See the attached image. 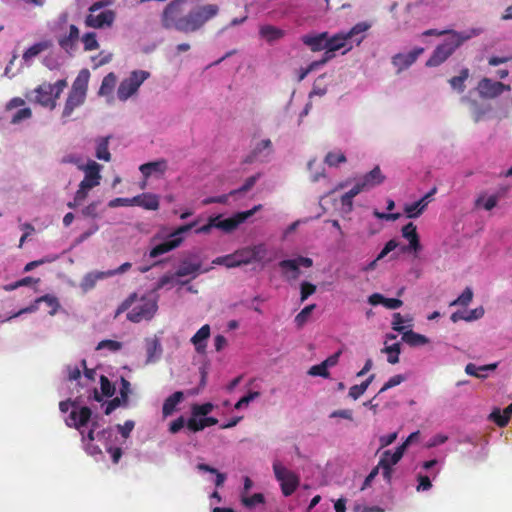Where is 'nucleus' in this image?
Returning <instances> with one entry per match:
<instances>
[{"mask_svg": "<svg viewBox=\"0 0 512 512\" xmlns=\"http://www.w3.org/2000/svg\"><path fill=\"white\" fill-rule=\"evenodd\" d=\"M469 75V69L463 68L458 76H454L449 80V84L454 90L462 93L466 88L465 81L468 79Z\"/></svg>", "mask_w": 512, "mask_h": 512, "instance_id": "36", "label": "nucleus"}, {"mask_svg": "<svg viewBox=\"0 0 512 512\" xmlns=\"http://www.w3.org/2000/svg\"><path fill=\"white\" fill-rule=\"evenodd\" d=\"M316 286L310 282H302L301 284V301H305L309 296L314 294Z\"/></svg>", "mask_w": 512, "mask_h": 512, "instance_id": "60", "label": "nucleus"}, {"mask_svg": "<svg viewBox=\"0 0 512 512\" xmlns=\"http://www.w3.org/2000/svg\"><path fill=\"white\" fill-rule=\"evenodd\" d=\"M136 206L146 210H157L159 208V197L152 193H142L137 195Z\"/></svg>", "mask_w": 512, "mask_h": 512, "instance_id": "26", "label": "nucleus"}, {"mask_svg": "<svg viewBox=\"0 0 512 512\" xmlns=\"http://www.w3.org/2000/svg\"><path fill=\"white\" fill-rule=\"evenodd\" d=\"M469 38L470 35L468 34L452 32V36L434 49L432 55L426 61V66L437 67L441 65Z\"/></svg>", "mask_w": 512, "mask_h": 512, "instance_id": "4", "label": "nucleus"}, {"mask_svg": "<svg viewBox=\"0 0 512 512\" xmlns=\"http://www.w3.org/2000/svg\"><path fill=\"white\" fill-rule=\"evenodd\" d=\"M210 326L203 325L191 338L192 344L198 353H204L207 347L206 341L210 337Z\"/></svg>", "mask_w": 512, "mask_h": 512, "instance_id": "23", "label": "nucleus"}, {"mask_svg": "<svg viewBox=\"0 0 512 512\" xmlns=\"http://www.w3.org/2000/svg\"><path fill=\"white\" fill-rule=\"evenodd\" d=\"M477 90L481 98L493 99L500 96L504 91H510L511 87L502 82L492 81L484 77L479 81Z\"/></svg>", "mask_w": 512, "mask_h": 512, "instance_id": "13", "label": "nucleus"}, {"mask_svg": "<svg viewBox=\"0 0 512 512\" xmlns=\"http://www.w3.org/2000/svg\"><path fill=\"white\" fill-rule=\"evenodd\" d=\"M436 193V188L434 187L430 192H428L425 196H423L420 200L407 204L404 207V211L408 218H417L419 217L425 208L427 207L430 197Z\"/></svg>", "mask_w": 512, "mask_h": 512, "instance_id": "18", "label": "nucleus"}, {"mask_svg": "<svg viewBox=\"0 0 512 512\" xmlns=\"http://www.w3.org/2000/svg\"><path fill=\"white\" fill-rule=\"evenodd\" d=\"M405 322V319L400 313H394L393 314V321H392V328L393 330L400 332L403 334L405 332V326L403 325Z\"/></svg>", "mask_w": 512, "mask_h": 512, "instance_id": "61", "label": "nucleus"}, {"mask_svg": "<svg viewBox=\"0 0 512 512\" xmlns=\"http://www.w3.org/2000/svg\"><path fill=\"white\" fill-rule=\"evenodd\" d=\"M369 27V24L365 22H359L346 33H337L330 38L327 36V47L335 52L345 48L343 51V54H345L353 48L352 43L359 45L362 42L364 38L363 33L367 31Z\"/></svg>", "mask_w": 512, "mask_h": 512, "instance_id": "2", "label": "nucleus"}, {"mask_svg": "<svg viewBox=\"0 0 512 512\" xmlns=\"http://www.w3.org/2000/svg\"><path fill=\"white\" fill-rule=\"evenodd\" d=\"M273 471L277 481L280 483L283 495H292L299 486V477L283 466L279 461L273 463Z\"/></svg>", "mask_w": 512, "mask_h": 512, "instance_id": "8", "label": "nucleus"}, {"mask_svg": "<svg viewBox=\"0 0 512 512\" xmlns=\"http://www.w3.org/2000/svg\"><path fill=\"white\" fill-rule=\"evenodd\" d=\"M201 263L200 262H191L189 260L181 261L179 268L177 269L175 275L178 277H184L188 275H193L196 277L200 272Z\"/></svg>", "mask_w": 512, "mask_h": 512, "instance_id": "29", "label": "nucleus"}, {"mask_svg": "<svg viewBox=\"0 0 512 512\" xmlns=\"http://www.w3.org/2000/svg\"><path fill=\"white\" fill-rule=\"evenodd\" d=\"M66 86L67 81L65 79H60L54 84L44 82L32 91L34 97H30L29 95H26V97L30 101L37 103L42 107L53 110L56 107L57 99L60 97Z\"/></svg>", "mask_w": 512, "mask_h": 512, "instance_id": "3", "label": "nucleus"}, {"mask_svg": "<svg viewBox=\"0 0 512 512\" xmlns=\"http://www.w3.org/2000/svg\"><path fill=\"white\" fill-rule=\"evenodd\" d=\"M146 352H147L146 363H153L159 359V357L162 353V348H161V344L157 338L146 340Z\"/></svg>", "mask_w": 512, "mask_h": 512, "instance_id": "32", "label": "nucleus"}, {"mask_svg": "<svg viewBox=\"0 0 512 512\" xmlns=\"http://www.w3.org/2000/svg\"><path fill=\"white\" fill-rule=\"evenodd\" d=\"M423 52L424 49L422 47H417L408 53H398L392 57V64L397 68V72L400 73L410 67Z\"/></svg>", "mask_w": 512, "mask_h": 512, "instance_id": "16", "label": "nucleus"}, {"mask_svg": "<svg viewBox=\"0 0 512 512\" xmlns=\"http://www.w3.org/2000/svg\"><path fill=\"white\" fill-rule=\"evenodd\" d=\"M259 34L267 42L272 43L283 38L285 36V31L276 26L267 24L260 26Z\"/></svg>", "mask_w": 512, "mask_h": 512, "instance_id": "25", "label": "nucleus"}, {"mask_svg": "<svg viewBox=\"0 0 512 512\" xmlns=\"http://www.w3.org/2000/svg\"><path fill=\"white\" fill-rule=\"evenodd\" d=\"M213 410V405L211 403H204L201 405H194L192 407L193 416H207Z\"/></svg>", "mask_w": 512, "mask_h": 512, "instance_id": "55", "label": "nucleus"}, {"mask_svg": "<svg viewBox=\"0 0 512 512\" xmlns=\"http://www.w3.org/2000/svg\"><path fill=\"white\" fill-rule=\"evenodd\" d=\"M109 139L110 136L107 137H100L96 140V157L99 160L103 161H110L111 160V154L109 152L108 146H109Z\"/></svg>", "mask_w": 512, "mask_h": 512, "instance_id": "33", "label": "nucleus"}, {"mask_svg": "<svg viewBox=\"0 0 512 512\" xmlns=\"http://www.w3.org/2000/svg\"><path fill=\"white\" fill-rule=\"evenodd\" d=\"M406 448H407V443H403L400 446H398L394 452H391L390 450H386L382 453L380 460H385L386 464L393 467L401 460Z\"/></svg>", "mask_w": 512, "mask_h": 512, "instance_id": "27", "label": "nucleus"}, {"mask_svg": "<svg viewBox=\"0 0 512 512\" xmlns=\"http://www.w3.org/2000/svg\"><path fill=\"white\" fill-rule=\"evenodd\" d=\"M32 116V111L30 108H22L18 110L11 119L12 124H19L23 120L29 119Z\"/></svg>", "mask_w": 512, "mask_h": 512, "instance_id": "54", "label": "nucleus"}, {"mask_svg": "<svg viewBox=\"0 0 512 512\" xmlns=\"http://www.w3.org/2000/svg\"><path fill=\"white\" fill-rule=\"evenodd\" d=\"M382 352L388 354L387 361L390 364H397L399 362V354L401 353L400 343H394L390 346H386Z\"/></svg>", "mask_w": 512, "mask_h": 512, "instance_id": "43", "label": "nucleus"}, {"mask_svg": "<svg viewBox=\"0 0 512 512\" xmlns=\"http://www.w3.org/2000/svg\"><path fill=\"white\" fill-rule=\"evenodd\" d=\"M168 165L165 159L157 161L147 162L139 167L145 180H147L153 174L163 175L167 171Z\"/></svg>", "mask_w": 512, "mask_h": 512, "instance_id": "21", "label": "nucleus"}, {"mask_svg": "<svg viewBox=\"0 0 512 512\" xmlns=\"http://www.w3.org/2000/svg\"><path fill=\"white\" fill-rule=\"evenodd\" d=\"M250 247V258L252 262H260L264 259L267 254V248L265 244H257Z\"/></svg>", "mask_w": 512, "mask_h": 512, "instance_id": "44", "label": "nucleus"}, {"mask_svg": "<svg viewBox=\"0 0 512 512\" xmlns=\"http://www.w3.org/2000/svg\"><path fill=\"white\" fill-rule=\"evenodd\" d=\"M100 389L99 392L96 387H93L92 389L87 390V400L91 401L94 400L96 402H102L103 397H112L115 393V386L110 382V380L105 376H100Z\"/></svg>", "mask_w": 512, "mask_h": 512, "instance_id": "15", "label": "nucleus"}, {"mask_svg": "<svg viewBox=\"0 0 512 512\" xmlns=\"http://www.w3.org/2000/svg\"><path fill=\"white\" fill-rule=\"evenodd\" d=\"M234 253H235L237 261H239L240 266L247 265V264L251 263L250 247L249 246L238 249Z\"/></svg>", "mask_w": 512, "mask_h": 512, "instance_id": "52", "label": "nucleus"}, {"mask_svg": "<svg viewBox=\"0 0 512 512\" xmlns=\"http://www.w3.org/2000/svg\"><path fill=\"white\" fill-rule=\"evenodd\" d=\"M87 78L81 79L80 76L73 82L72 88L66 99L62 118H69L74 110L84 104L87 92Z\"/></svg>", "mask_w": 512, "mask_h": 512, "instance_id": "5", "label": "nucleus"}, {"mask_svg": "<svg viewBox=\"0 0 512 512\" xmlns=\"http://www.w3.org/2000/svg\"><path fill=\"white\" fill-rule=\"evenodd\" d=\"M81 41L85 51H93L99 48V43L97 41V35L95 32L85 33L82 36Z\"/></svg>", "mask_w": 512, "mask_h": 512, "instance_id": "39", "label": "nucleus"}, {"mask_svg": "<svg viewBox=\"0 0 512 512\" xmlns=\"http://www.w3.org/2000/svg\"><path fill=\"white\" fill-rule=\"evenodd\" d=\"M116 82V75L113 72L108 73L102 80L98 94L100 96L110 95L116 86Z\"/></svg>", "mask_w": 512, "mask_h": 512, "instance_id": "35", "label": "nucleus"}, {"mask_svg": "<svg viewBox=\"0 0 512 512\" xmlns=\"http://www.w3.org/2000/svg\"><path fill=\"white\" fill-rule=\"evenodd\" d=\"M195 223H189L180 226L174 233L171 234L170 239L156 245L151 249L149 255L151 258H156L164 253H167L175 248H177L183 241V238L180 236L182 233H186L190 231L194 227Z\"/></svg>", "mask_w": 512, "mask_h": 512, "instance_id": "11", "label": "nucleus"}, {"mask_svg": "<svg viewBox=\"0 0 512 512\" xmlns=\"http://www.w3.org/2000/svg\"><path fill=\"white\" fill-rule=\"evenodd\" d=\"M346 156L342 152H328L325 156V163L331 167L346 162Z\"/></svg>", "mask_w": 512, "mask_h": 512, "instance_id": "45", "label": "nucleus"}, {"mask_svg": "<svg viewBox=\"0 0 512 512\" xmlns=\"http://www.w3.org/2000/svg\"><path fill=\"white\" fill-rule=\"evenodd\" d=\"M401 231H402V236L409 241V246L404 247L402 249L404 252L408 251V250H413V251L417 252L418 250L421 249L419 235L417 233L416 225H414L412 222H409L408 224L403 226Z\"/></svg>", "mask_w": 512, "mask_h": 512, "instance_id": "20", "label": "nucleus"}, {"mask_svg": "<svg viewBox=\"0 0 512 512\" xmlns=\"http://www.w3.org/2000/svg\"><path fill=\"white\" fill-rule=\"evenodd\" d=\"M137 202V196H134L132 198H114L112 200L109 201L108 203V206L110 208H116V207H121V206H125V207H128V206H136V203Z\"/></svg>", "mask_w": 512, "mask_h": 512, "instance_id": "48", "label": "nucleus"}, {"mask_svg": "<svg viewBox=\"0 0 512 512\" xmlns=\"http://www.w3.org/2000/svg\"><path fill=\"white\" fill-rule=\"evenodd\" d=\"M398 246V242L394 239H391L389 240L384 248L381 250V252L378 254V256L376 257V259H374L373 261H371L365 268H364V271H370V270H374L376 268V265H377V262L381 259H383L386 255H388L391 251H393L394 249H396Z\"/></svg>", "mask_w": 512, "mask_h": 512, "instance_id": "34", "label": "nucleus"}, {"mask_svg": "<svg viewBox=\"0 0 512 512\" xmlns=\"http://www.w3.org/2000/svg\"><path fill=\"white\" fill-rule=\"evenodd\" d=\"M327 36V32H323L315 36L305 35L302 37V42L308 47H310V49L314 52L321 51L324 50L325 47H327Z\"/></svg>", "mask_w": 512, "mask_h": 512, "instance_id": "24", "label": "nucleus"}, {"mask_svg": "<svg viewBox=\"0 0 512 512\" xmlns=\"http://www.w3.org/2000/svg\"><path fill=\"white\" fill-rule=\"evenodd\" d=\"M122 347H123V344L119 341L105 339L98 343V345L96 346V350L108 349L111 352H117V351L121 350Z\"/></svg>", "mask_w": 512, "mask_h": 512, "instance_id": "46", "label": "nucleus"}, {"mask_svg": "<svg viewBox=\"0 0 512 512\" xmlns=\"http://www.w3.org/2000/svg\"><path fill=\"white\" fill-rule=\"evenodd\" d=\"M42 302H44L49 307V314L51 316L55 315L60 308L59 300L53 295L46 294L36 299V303Z\"/></svg>", "mask_w": 512, "mask_h": 512, "instance_id": "37", "label": "nucleus"}, {"mask_svg": "<svg viewBox=\"0 0 512 512\" xmlns=\"http://www.w3.org/2000/svg\"><path fill=\"white\" fill-rule=\"evenodd\" d=\"M402 341L411 347L422 346L429 343V339L426 336L416 333L411 329L403 332Z\"/></svg>", "mask_w": 512, "mask_h": 512, "instance_id": "31", "label": "nucleus"}, {"mask_svg": "<svg viewBox=\"0 0 512 512\" xmlns=\"http://www.w3.org/2000/svg\"><path fill=\"white\" fill-rule=\"evenodd\" d=\"M490 418L499 426L504 427L508 424L509 419L508 416L504 413V411H501L500 409L496 408L492 411L490 414Z\"/></svg>", "mask_w": 512, "mask_h": 512, "instance_id": "51", "label": "nucleus"}, {"mask_svg": "<svg viewBox=\"0 0 512 512\" xmlns=\"http://www.w3.org/2000/svg\"><path fill=\"white\" fill-rule=\"evenodd\" d=\"M150 73L144 70L132 71L129 77L123 79L117 89V97L120 101L125 102L131 96L135 95L142 83L148 79Z\"/></svg>", "mask_w": 512, "mask_h": 512, "instance_id": "6", "label": "nucleus"}, {"mask_svg": "<svg viewBox=\"0 0 512 512\" xmlns=\"http://www.w3.org/2000/svg\"><path fill=\"white\" fill-rule=\"evenodd\" d=\"M316 305L311 304L306 307H304L296 316L294 319L295 324L298 328H301L304 326V324L308 321L312 311L315 309Z\"/></svg>", "mask_w": 512, "mask_h": 512, "instance_id": "42", "label": "nucleus"}, {"mask_svg": "<svg viewBox=\"0 0 512 512\" xmlns=\"http://www.w3.org/2000/svg\"><path fill=\"white\" fill-rule=\"evenodd\" d=\"M114 20L115 12L112 10H105L97 15L92 13L89 14L85 19V24L87 27L100 29L112 26Z\"/></svg>", "mask_w": 512, "mask_h": 512, "instance_id": "17", "label": "nucleus"}, {"mask_svg": "<svg viewBox=\"0 0 512 512\" xmlns=\"http://www.w3.org/2000/svg\"><path fill=\"white\" fill-rule=\"evenodd\" d=\"M183 398L184 394L182 391H176L168 398H166L162 406L163 415L165 417L171 415L175 411L176 406L183 400Z\"/></svg>", "mask_w": 512, "mask_h": 512, "instance_id": "28", "label": "nucleus"}, {"mask_svg": "<svg viewBox=\"0 0 512 512\" xmlns=\"http://www.w3.org/2000/svg\"><path fill=\"white\" fill-rule=\"evenodd\" d=\"M259 178H260V173H257L255 175L248 177L245 180L244 184L240 188L231 191L229 193V195H235L237 193H245V192L249 191L256 184V182Z\"/></svg>", "mask_w": 512, "mask_h": 512, "instance_id": "47", "label": "nucleus"}, {"mask_svg": "<svg viewBox=\"0 0 512 512\" xmlns=\"http://www.w3.org/2000/svg\"><path fill=\"white\" fill-rule=\"evenodd\" d=\"M52 45L53 44L51 40H43L38 43H35L23 53V59L25 61H29L32 58L38 56L40 53L50 49Z\"/></svg>", "mask_w": 512, "mask_h": 512, "instance_id": "30", "label": "nucleus"}, {"mask_svg": "<svg viewBox=\"0 0 512 512\" xmlns=\"http://www.w3.org/2000/svg\"><path fill=\"white\" fill-rule=\"evenodd\" d=\"M219 12L216 4H206L182 15V4L179 1L168 3L161 14V25L165 29H175L182 33L200 30Z\"/></svg>", "mask_w": 512, "mask_h": 512, "instance_id": "1", "label": "nucleus"}, {"mask_svg": "<svg viewBox=\"0 0 512 512\" xmlns=\"http://www.w3.org/2000/svg\"><path fill=\"white\" fill-rule=\"evenodd\" d=\"M84 173V179L80 182L82 188H94L100 184L101 165L95 161H89L85 166L81 168Z\"/></svg>", "mask_w": 512, "mask_h": 512, "instance_id": "14", "label": "nucleus"}, {"mask_svg": "<svg viewBox=\"0 0 512 512\" xmlns=\"http://www.w3.org/2000/svg\"><path fill=\"white\" fill-rule=\"evenodd\" d=\"M278 265L282 271V276L287 281H294L301 274L300 267L310 268L313 265V261L309 257L299 256L295 259L282 260Z\"/></svg>", "mask_w": 512, "mask_h": 512, "instance_id": "10", "label": "nucleus"}, {"mask_svg": "<svg viewBox=\"0 0 512 512\" xmlns=\"http://www.w3.org/2000/svg\"><path fill=\"white\" fill-rule=\"evenodd\" d=\"M213 265H223L227 268L239 267V261H237L235 253H231L224 256H219L212 261Z\"/></svg>", "mask_w": 512, "mask_h": 512, "instance_id": "38", "label": "nucleus"}, {"mask_svg": "<svg viewBox=\"0 0 512 512\" xmlns=\"http://www.w3.org/2000/svg\"><path fill=\"white\" fill-rule=\"evenodd\" d=\"M272 149V142L270 139H264L261 142H259L255 148L252 151V156L256 157L258 156L263 150H270Z\"/></svg>", "mask_w": 512, "mask_h": 512, "instance_id": "64", "label": "nucleus"}, {"mask_svg": "<svg viewBox=\"0 0 512 512\" xmlns=\"http://www.w3.org/2000/svg\"><path fill=\"white\" fill-rule=\"evenodd\" d=\"M157 310L158 304L155 298L142 296L139 303L127 313V319L133 323L149 321L154 317Z\"/></svg>", "mask_w": 512, "mask_h": 512, "instance_id": "7", "label": "nucleus"}, {"mask_svg": "<svg viewBox=\"0 0 512 512\" xmlns=\"http://www.w3.org/2000/svg\"><path fill=\"white\" fill-rule=\"evenodd\" d=\"M112 276V273L111 272H91V273H88L85 277H84V286L86 288H92L94 287L95 283L98 281V280H101L103 278H106V277H111Z\"/></svg>", "mask_w": 512, "mask_h": 512, "instance_id": "40", "label": "nucleus"}, {"mask_svg": "<svg viewBox=\"0 0 512 512\" xmlns=\"http://www.w3.org/2000/svg\"><path fill=\"white\" fill-rule=\"evenodd\" d=\"M121 405H124L123 400L119 397H115L106 402L104 413L106 415H110L116 408L120 407Z\"/></svg>", "mask_w": 512, "mask_h": 512, "instance_id": "63", "label": "nucleus"}, {"mask_svg": "<svg viewBox=\"0 0 512 512\" xmlns=\"http://www.w3.org/2000/svg\"><path fill=\"white\" fill-rule=\"evenodd\" d=\"M472 298H473L472 289L469 287H466L464 289V291L461 293V295L457 299H455L451 303V305L452 306H455V305L467 306L472 301Z\"/></svg>", "mask_w": 512, "mask_h": 512, "instance_id": "49", "label": "nucleus"}, {"mask_svg": "<svg viewBox=\"0 0 512 512\" xmlns=\"http://www.w3.org/2000/svg\"><path fill=\"white\" fill-rule=\"evenodd\" d=\"M264 502H265V498L262 493H255L250 497L242 498V503L247 508H253L258 504H263Z\"/></svg>", "mask_w": 512, "mask_h": 512, "instance_id": "50", "label": "nucleus"}, {"mask_svg": "<svg viewBox=\"0 0 512 512\" xmlns=\"http://www.w3.org/2000/svg\"><path fill=\"white\" fill-rule=\"evenodd\" d=\"M261 208V205L254 206L252 209L237 212L229 218L222 219L221 215H217V229L222 230L225 233H231L236 230L240 224L244 223L248 218L253 216L257 210Z\"/></svg>", "mask_w": 512, "mask_h": 512, "instance_id": "12", "label": "nucleus"}, {"mask_svg": "<svg viewBox=\"0 0 512 512\" xmlns=\"http://www.w3.org/2000/svg\"><path fill=\"white\" fill-rule=\"evenodd\" d=\"M385 176L382 174L379 166H375L370 172L366 173L359 182L365 190H369L382 184Z\"/></svg>", "mask_w": 512, "mask_h": 512, "instance_id": "22", "label": "nucleus"}, {"mask_svg": "<svg viewBox=\"0 0 512 512\" xmlns=\"http://www.w3.org/2000/svg\"><path fill=\"white\" fill-rule=\"evenodd\" d=\"M405 381V377L401 374H398V375H394L393 377H391L383 386L382 388L380 389L379 393H383L385 391H387L388 389L390 388H393L397 385H400L402 382Z\"/></svg>", "mask_w": 512, "mask_h": 512, "instance_id": "56", "label": "nucleus"}, {"mask_svg": "<svg viewBox=\"0 0 512 512\" xmlns=\"http://www.w3.org/2000/svg\"><path fill=\"white\" fill-rule=\"evenodd\" d=\"M100 201H93L85 208L82 209V215L85 217L97 218L98 217V206Z\"/></svg>", "mask_w": 512, "mask_h": 512, "instance_id": "59", "label": "nucleus"}, {"mask_svg": "<svg viewBox=\"0 0 512 512\" xmlns=\"http://www.w3.org/2000/svg\"><path fill=\"white\" fill-rule=\"evenodd\" d=\"M138 300L137 293H131L117 308L116 316L127 311Z\"/></svg>", "mask_w": 512, "mask_h": 512, "instance_id": "53", "label": "nucleus"}, {"mask_svg": "<svg viewBox=\"0 0 512 512\" xmlns=\"http://www.w3.org/2000/svg\"><path fill=\"white\" fill-rule=\"evenodd\" d=\"M308 374L311 376H321L323 378H327L329 376V371L325 364L320 363L310 367Z\"/></svg>", "mask_w": 512, "mask_h": 512, "instance_id": "57", "label": "nucleus"}, {"mask_svg": "<svg viewBox=\"0 0 512 512\" xmlns=\"http://www.w3.org/2000/svg\"><path fill=\"white\" fill-rule=\"evenodd\" d=\"M259 396V392H249L247 395L239 399V401L235 404V409H240L243 406L248 405L252 400L256 399Z\"/></svg>", "mask_w": 512, "mask_h": 512, "instance_id": "62", "label": "nucleus"}, {"mask_svg": "<svg viewBox=\"0 0 512 512\" xmlns=\"http://www.w3.org/2000/svg\"><path fill=\"white\" fill-rule=\"evenodd\" d=\"M79 38L80 31L78 27L74 24H71L69 26V33L67 35L61 36L58 39V44L65 52L71 53L75 50Z\"/></svg>", "mask_w": 512, "mask_h": 512, "instance_id": "19", "label": "nucleus"}, {"mask_svg": "<svg viewBox=\"0 0 512 512\" xmlns=\"http://www.w3.org/2000/svg\"><path fill=\"white\" fill-rule=\"evenodd\" d=\"M465 372L468 375L474 376V377H477V378H485L487 376L485 371H482V367L481 366H476L473 363H468L466 365Z\"/></svg>", "mask_w": 512, "mask_h": 512, "instance_id": "58", "label": "nucleus"}, {"mask_svg": "<svg viewBox=\"0 0 512 512\" xmlns=\"http://www.w3.org/2000/svg\"><path fill=\"white\" fill-rule=\"evenodd\" d=\"M498 196L497 195H491L489 196L487 199H485V196L484 195H480L476 201H475V205L477 207H483L485 210L487 211H490L492 210L494 207H496L497 203H498Z\"/></svg>", "mask_w": 512, "mask_h": 512, "instance_id": "41", "label": "nucleus"}, {"mask_svg": "<svg viewBox=\"0 0 512 512\" xmlns=\"http://www.w3.org/2000/svg\"><path fill=\"white\" fill-rule=\"evenodd\" d=\"M92 419V411L87 406H78L72 409L69 416L65 419V423L70 428L79 431L82 441L85 442V427Z\"/></svg>", "mask_w": 512, "mask_h": 512, "instance_id": "9", "label": "nucleus"}]
</instances>
